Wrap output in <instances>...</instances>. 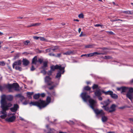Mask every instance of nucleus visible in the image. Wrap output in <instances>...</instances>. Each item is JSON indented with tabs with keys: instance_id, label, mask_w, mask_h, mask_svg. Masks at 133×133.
<instances>
[{
	"instance_id": "1",
	"label": "nucleus",
	"mask_w": 133,
	"mask_h": 133,
	"mask_svg": "<svg viewBox=\"0 0 133 133\" xmlns=\"http://www.w3.org/2000/svg\"><path fill=\"white\" fill-rule=\"evenodd\" d=\"M81 96L85 102H87L88 101H89V105L94 110L97 115L102 116V120L103 122H104L107 121L108 118L107 116H104L105 113L102 110H99L98 109H94V107L96 105V102L95 100L91 98L90 96L88 95L86 92L82 93L81 95Z\"/></svg>"
},
{
	"instance_id": "2",
	"label": "nucleus",
	"mask_w": 133,
	"mask_h": 133,
	"mask_svg": "<svg viewBox=\"0 0 133 133\" xmlns=\"http://www.w3.org/2000/svg\"><path fill=\"white\" fill-rule=\"evenodd\" d=\"M13 99V96L11 95L5 96L3 95L2 97L1 101V107L2 110L1 111L0 117L2 118H4L6 116V111L8 110L9 107H11L12 104L10 103H8L6 100L9 101H12Z\"/></svg>"
},
{
	"instance_id": "3",
	"label": "nucleus",
	"mask_w": 133,
	"mask_h": 133,
	"mask_svg": "<svg viewBox=\"0 0 133 133\" xmlns=\"http://www.w3.org/2000/svg\"><path fill=\"white\" fill-rule=\"evenodd\" d=\"M7 88L9 89L10 92H12L13 89L16 91L19 90V85L17 83H14L12 84H9L7 86Z\"/></svg>"
},
{
	"instance_id": "4",
	"label": "nucleus",
	"mask_w": 133,
	"mask_h": 133,
	"mask_svg": "<svg viewBox=\"0 0 133 133\" xmlns=\"http://www.w3.org/2000/svg\"><path fill=\"white\" fill-rule=\"evenodd\" d=\"M45 103V102L42 100H40L38 102H31L29 103L30 106L36 105L40 109L43 108L42 107V105Z\"/></svg>"
},
{
	"instance_id": "5",
	"label": "nucleus",
	"mask_w": 133,
	"mask_h": 133,
	"mask_svg": "<svg viewBox=\"0 0 133 133\" xmlns=\"http://www.w3.org/2000/svg\"><path fill=\"white\" fill-rule=\"evenodd\" d=\"M116 106L115 105L113 104L111 106L110 108H109L105 106H103L102 107V108H104V109L108 112H112L115 111Z\"/></svg>"
},
{
	"instance_id": "6",
	"label": "nucleus",
	"mask_w": 133,
	"mask_h": 133,
	"mask_svg": "<svg viewBox=\"0 0 133 133\" xmlns=\"http://www.w3.org/2000/svg\"><path fill=\"white\" fill-rule=\"evenodd\" d=\"M21 63L22 62L21 60H18L15 62L12 65L13 68H14L15 66V69L16 70H21V68L19 66L20 65Z\"/></svg>"
},
{
	"instance_id": "7",
	"label": "nucleus",
	"mask_w": 133,
	"mask_h": 133,
	"mask_svg": "<svg viewBox=\"0 0 133 133\" xmlns=\"http://www.w3.org/2000/svg\"><path fill=\"white\" fill-rule=\"evenodd\" d=\"M133 88H130L129 89V91L126 94V96L129 99L131 100L133 98Z\"/></svg>"
},
{
	"instance_id": "8",
	"label": "nucleus",
	"mask_w": 133,
	"mask_h": 133,
	"mask_svg": "<svg viewBox=\"0 0 133 133\" xmlns=\"http://www.w3.org/2000/svg\"><path fill=\"white\" fill-rule=\"evenodd\" d=\"M51 69L52 72L55 70V69H64V67H62L61 65H57L55 66L52 65L50 67Z\"/></svg>"
},
{
	"instance_id": "9",
	"label": "nucleus",
	"mask_w": 133,
	"mask_h": 133,
	"mask_svg": "<svg viewBox=\"0 0 133 133\" xmlns=\"http://www.w3.org/2000/svg\"><path fill=\"white\" fill-rule=\"evenodd\" d=\"M64 69H59L57 75L56 76V78L58 79L59 80L61 76V74H63L64 72Z\"/></svg>"
},
{
	"instance_id": "10",
	"label": "nucleus",
	"mask_w": 133,
	"mask_h": 133,
	"mask_svg": "<svg viewBox=\"0 0 133 133\" xmlns=\"http://www.w3.org/2000/svg\"><path fill=\"white\" fill-rule=\"evenodd\" d=\"M45 82L48 85L52 84L53 83L51 81V79L49 76H46L45 78Z\"/></svg>"
},
{
	"instance_id": "11",
	"label": "nucleus",
	"mask_w": 133,
	"mask_h": 133,
	"mask_svg": "<svg viewBox=\"0 0 133 133\" xmlns=\"http://www.w3.org/2000/svg\"><path fill=\"white\" fill-rule=\"evenodd\" d=\"M51 100V98L49 97H48L46 99V102L45 101H44L45 102V103L42 105V108H44L48 105L50 102Z\"/></svg>"
},
{
	"instance_id": "12",
	"label": "nucleus",
	"mask_w": 133,
	"mask_h": 133,
	"mask_svg": "<svg viewBox=\"0 0 133 133\" xmlns=\"http://www.w3.org/2000/svg\"><path fill=\"white\" fill-rule=\"evenodd\" d=\"M46 127L47 128L48 131L47 132V133H54L55 130L53 129H49L48 127L49 125H46ZM58 133H67L66 132H63L62 131Z\"/></svg>"
},
{
	"instance_id": "13",
	"label": "nucleus",
	"mask_w": 133,
	"mask_h": 133,
	"mask_svg": "<svg viewBox=\"0 0 133 133\" xmlns=\"http://www.w3.org/2000/svg\"><path fill=\"white\" fill-rule=\"evenodd\" d=\"M128 89V88L125 87H122L117 88V90L119 91H121L122 92H127Z\"/></svg>"
},
{
	"instance_id": "14",
	"label": "nucleus",
	"mask_w": 133,
	"mask_h": 133,
	"mask_svg": "<svg viewBox=\"0 0 133 133\" xmlns=\"http://www.w3.org/2000/svg\"><path fill=\"white\" fill-rule=\"evenodd\" d=\"M18 108V105L17 104H15L14 105L13 107L10 108V110L12 112H15L17 111Z\"/></svg>"
},
{
	"instance_id": "15",
	"label": "nucleus",
	"mask_w": 133,
	"mask_h": 133,
	"mask_svg": "<svg viewBox=\"0 0 133 133\" xmlns=\"http://www.w3.org/2000/svg\"><path fill=\"white\" fill-rule=\"evenodd\" d=\"M15 117L13 115L12 116L7 118L6 119V120L8 122H12L15 120Z\"/></svg>"
},
{
	"instance_id": "16",
	"label": "nucleus",
	"mask_w": 133,
	"mask_h": 133,
	"mask_svg": "<svg viewBox=\"0 0 133 133\" xmlns=\"http://www.w3.org/2000/svg\"><path fill=\"white\" fill-rule=\"evenodd\" d=\"M102 54L97 52H95L87 54V57L92 56L95 55H100Z\"/></svg>"
},
{
	"instance_id": "17",
	"label": "nucleus",
	"mask_w": 133,
	"mask_h": 133,
	"mask_svg": "<svg viewBox=\"0 0 133 133\" xmlns=\"http://www.w3.org/2000/svg\"><path fill=\"white\" fill-rule=\"evenodd\" d=\"M22 62L23 65L25 66L27 65L29 63V61L26 59H23Z\"/></svg>"
},
{
	"instance_id": "18",
	"label": "nucleus",
	"mask_w": 133,
	"mask_h": 133,
	"mask_svg": "<svg viewBox=\"0 0 133 133\" xmlns=\"http://www.w3.org/2000/svg\"><path fill=\"white\" fill-rule=\"evenodd\" d=\"M95 95L98 97L100 96L102 94L101 91L100 90H97L95 92Z\"/></svg>"
},
{
	"instance_id": "19",
	"label": "nucleus",
	"mask_w": 133,
	"mask_h": 133,
	"mask_svg": "<svg viewBox=\"0 0 133 133\" xmlns=\"http://www.w3.org/2000/svg\"><path fill=\"white\" fill-rule=\"evenodd\" d=\"M110 102L109 99L104 101L103 103H101V104L104 105L103 106H105L106 107H107V106L110 103Z\"/></svg>"
},
{
	"instance_id": "20",
	"label": "nucleus",
	"mask_w": 133,
	"mask_h": 133,
	"mask_svg": "<svg viewBox=\"0 0 133 133\" xmlns=\"http://www.w3.org/2000/svg\"><path fill=\"white\" fill-rule=\"evenodd\" d=\"M38 62V61L37 60V57L36 56L34 57L32 59V63L36 64Z\"/></svg>"
},
{
	"instance_id": "21",
	"label": "nucleus",
	"mask_w": 133,
	"mask_h": 133,
	"mask_svg": "<svg viewBox=\"0 0 133 133\" xmlns=\"http://www.w3.org/2000/svg\"><path fill=\"white\" fill-rule=\"evenodd\" d=\"M102 92L106 95H110L112 93V92L111 91H108L106 92H105L104 91H102Z\"/></svg>"
},
{
	"instance_id": "22",
	"label": "nucleus",
	"mask_w": 133,
	"mask_h": 133,
	"mask_svg": "<svg viewBox=\"0 0 133 133\" xmlns=\"http://www.w3.org/2000/svg\"><path fill=\"white\" fill-rule=\"evenodd\" d=\"M59 47L58 46H55L54 47L51 48V49L52 51H56L58 49Z\"/></svg>"
},
{
	"instance_id": "23",
	"label": "nucleus",
	"mask_w": 133,
	"mask_h": 133,
	"mask_svg": "<svg viewBox=\"0 0 133 133\" xmlns=\"http://www.w3.org/2000/svg\"><path fill=\"white\" fill-rule=\"evenodd\" d=\"M122 12L128 14H132V12L129 10L122 11Z\"/></svg>"
},
{
	"instance_id": "24",
	"label": "nucleus",
	"mask_w": 133,
	"mask_h": 133,
	"mask_svg": "<svg viewBox=\"0 0 133 133\" xmlns=\"http://www.w3.org/2000/svg\"><path fill=\"white\" fill-rule=\"evenodd\" d=\"M47 62H43V66L42 68L43 69H45V68L47 66Z\"/></svg>"
},
{
	"instance_id": "25",
	"label": "nucleus",
	"mask_w": 133,
	"mask_h": 133,
	"mask_svg": "<svg viewBox=\"0 0 133 133\" xmlns=\"http://www.w3.org/2000/svg\"><path fill=\"white\" fill-rule=\"evenodd\" d=\"M33 94V92H28L27 93V95L28 97L29 98H31V96Z\"/></svg>"
},
{
	"instance_id": "26",
	"label": "nucleus",
	"mask_w": 133,
	"mask_h": 133,
	"mask_svg": "<svg viewBox=\"0 0 133 133\" xmlns=\"http://www.w3.org/2000/svg\"><path fill=\"white\" fill-rule=\"evenodd\" d=\"M110 96L112 98L114 99L117 98L118 97L116 95L113 94V92H112V93L111 95Z\"/></svg>"
},
{
	"instance_id": "27",
	"label": "nucleus",
	"mask_w": 133,
	"mask_h": 133,
	"mask_svg": "<svg viewBox=\"0 0 133 133\" xmlns=\"http://www.w3.org/2000/svg\"><path fill=\"white\" fill-rule=\"evenodd\" d=\"M40 96V94H36L34 95V98L35 99H37L39 98V97Z\"/></svg>"
},
{
	"instance_id": "28",
	"label": "nucleus",
	"mask_w": 133,
	"mask_h": 133,
	"mask_svg": "<svg viewBox=\"0 0 133 133\" xmlns=\"http://www.w3.org/2000/svg\"><path fill=\"white\" fill-rule=\"evenodd\" d=\"M72 53V52L71 51H68L65 53H63V54L64 55H69L71 54Z\"/></svg>"
},
{
	"instance_id": "29",
	"label": "nucleus",
	"mask_w": 133,
	"mask_h": 133,
	"mask_svg": "<svg viewBox=\"0 0 133 133\" xmlns=\"http://www.w3.org/2000/svg\"><path fill=\"white\" fill-rule=\"evenodd\" d=\"M84 15L83 14L81 13L78 15V17L79 18H83Z\"/></svg>"
},
{
	"instance_id": "30",
	"label": "nucleus",
	"mask_w": 133,
	"mask_h": 133,
	"mask_svg": "<svg viewBox=\"0 0 133 133\" xmlns=\"http://www.w3.org/2000/svg\"><path fill=\"white\" fill-rule=\"evenodd\" d=\"M91 88L88 86L85 87L84 88V89L87 90H89Z\"/></svg>"
},
{
	"instance_id": "31",
	"label": "nucleus",
	"mask_w": 133,
	"mask_h": 133,
	"mask_svg": "<svg viewBox=\"0 0 133 133\" xmlns=\"http://www.w3.org/2000/svg\"><path fill=\"white\" fill-rule=\"evenodd\" d=\"M29 42V41L28 40L24 42V44L25 45H27Z\"/></svg>"
},
{
	"instance_id": "32",
	"label": "nucleus",
	"mask_w": 133,
	"mask_h": 133,
	"mask_svg": "<svg viewBox=\"0 0 133 133\" xmlns=\"http://www.w3.org/2000/svg\"><path fill=\"white\" fill-rule=\"evenodd\" d=\"M5 62L3 61H0V65L1 66H4L5 65Z\"/></svg>"
},
{
	"instance_id": "33",
	"label": "nucleus",
	"mask_w": 133,
	"mask_h": 133,
	"mask_svg": "<svg viewBox=\"0 0 133 133\" xmlns=\"http://www.w3.org/2000/svg\"><path fill=\"white\" fill-rule=\"evenodd\" d=\"M98 87V85L96 84H94L92 87L93 89H95L97 88Z\"/></svg>"
},
{
	"instance_id": "34",
	"label": "nucleus",
	"mask_w": 133,
	"mask_h": 133,
	"mask_svg": "<svg viewBox=\"0 0 133 133\" xmlns=\"http://www.w3.org/2000/svg\"><path fill=\"white\" fill-rule=\"evenodd\" d=\"M40 40L42 41H45L46 39L44 37H39V38Z\"/></svg>"
},
{
	"instance_id": "35",
	"label": "nucleus",
	"mask_w": 133,
	"mask_h": 133,
	"mask_svg": "<svg viewBox=\"0 0 133 133\" xmlns=\"http://www.w3.org/2000/svg\"><path fill=\"white\" fill-rule=\"evenodd\" d=\"M4 88V86H2L0 85V90L1 91H3Z\"/></svg>"
},
{
	"instance_id": "36",
	"label": "nucleus",
	"mask_w": 133,
	"mask_h": 133,
	"mask_svg": "<svg viewBox=\"0 0 133 133\" xmlns=\"http://www.w3.org/2000/svg\"><path fill=\"white\" fill-rule=\"evenodd\" d=\"M51 51L52 50L51 49V48L46 50V52H51Z\"/></svg>"
},
{
	"instance_id": "37",
	"label": "nucleus",
	"mask_w": 133,
	"mask_h": 133,
	"mask_svg": "<svg viewBox=\"0 0 133 133\" xmlns=\"http://www.w3.org/2000/svg\"><path fill=\"white\" fill-rule=\"evenodd\" d=\"M104 59H110L111 58V57L109 56H106L104 57Z\"/></svg>"
},
{
	"instance_id": "38",
	"label": "nucleus",
	"mask_w": 133,
	"mask_h": 133,
	"mask_svg": "<svg viewBox=\"0 0 133 133\" xmlns=\"http://www.w3.org/2000/svg\"><path fill=\"white\" fill-rule=\"evenodd\" d=\"M41 24L40 23H34L35 26L39 25Z\"/></svg>"
},
{
	"instance_id": "39",
	"label": "nucleus",
	"mask_w": 133,
	"mask_h": 133,
	"mask_svg": "<svg viewBox=\"0 0 133 133\" xmlns=\"http://www.w3.org/2000/svg\"><path fill=\"white\" fill-rule=\"evenodd\" d=\"M41 72L44 75H45L46 74V71L45 70H43L41 71Z\"/></svg>"
},
{
	"instance_id": "40",
	"label": "nucleus",
	"mask_w": 133,
	"mask_h": 133,
	"mask_svg": "<svg viewBox=\"0 0 133 133\" xmlns=\"http://www.w3.org/2000/svg\"><path fill=\"white\" fill-rule=\"evenodd\" d=\"M37 61L38 62H39L40 63H41L43 62L42 59L40 58Z\"/></svg>"
},
{
	"instance_id": "41",
	"label": "nucleus",
	"mask_w": 133,
	"mask_h": 133,
	"mask_svg": "<svg viewBox=\"0 0 133 133\" xmlns=\"http://www.w3.org/2000/svg\"><path fill=\"white\" fill-rule=\"evenodd\" d=\"M52 72L51 70H50L48 72V74L49 75H50L51 74Z\"/></svg>"
},
{
	"instance_id": "42",
	"label": "nucleus",
	"mask_w": 133,
	"mask_h": 133,
	"mask_svg": "<svg viewBox=\"0 0 133 133\" xmlns=\"http://www.w3.org/2000/svg\"><path fill=\"white\" fill-rule=\"evenodd\" d=\"M22 96V95L20 94H17L16 95V97H19L20 98H21Z\"/></svg>"
},
{
	"instance_id": "43",
	"label": "nucleus",
	"mask_w": 133,
	"mask_h": 133,
	"mask_svg": "<svg viewBox=\"0 0 133 133\" xmlns=\"http://www.w3.org/2000/svg\"><path fill=\"white\" fill-rule=\"evenodd\" d=\"M33 38L37 40L39 38V37L34 36L33 37Z\"/></svg>"
},
{
	"instance_id": "44",
	"label": "nucleus",
	"mask_w": 133,
	"mask_h": 133,
	"mask_svg": "<svg viewBox=\"0 0 133 133\" xmlns=\"http://www.w3.org/2000/svg\"><path fill=\"white\" fill-rule=\"evenodd\" d=\"M49 55L51 56H56L55 55L52 53H50L49 54Z\"/></svg>"
},
{
	"instance_id": "45",
	"label": "nucleus",
	"mask_w": 133,
	"mask_h": 133,
	"mask_svg": "<svg viewBox=\"0 0 133 133\" xmlns=\"http://www.w3.org/2000/svg\"><path fill=\"white\" fill-rule=\"evenodd\" d=\"M25 99L24 97L22 96L21 97V98H20V100H21V101H22V100H23V99Z\"/></svg>"
},
{
	"instance_id": "46",
	"label": "nucleus",
	"mask_w": 133,
	"mask_h": 133,
	"mask_svg": "<svg viewBox=\"0 0 133 133\" xmlns=\"http://www.w3.org/2000/svg\"><path fill=\"white\" fill-rule=\"evenodd\" d=\"M35 68H34L33 66H32L31 68V71H33L34 70H35Z\"/></svg>"
},
{
	"instance_id": "47",
	"label": "nucleus",
	"mask_w": 133,
	"mask_h": 133,
	"mask_svg": "<svg viewBox=\"0 0 133 133\" xmlns=\"http://www.w3.org/2000/svg\"><path fill=\"white\" fill-rule=\"evenodd\" d=\"M28 103V102L26 101H25L23 103V104L24 105H26Z\"/></svg>"
},
{
	"instance_id": "48",
	"label": "nucleus",
	"mask_w": 133,
	"mask_h": 133,
	"mask_svg": "<svg viewBox=\"0 0 133 133\" xmlns=\"http://www.w3.org/2000/svg\"><path fill=\"white\" fill-rule=\"evenodd\" d=\"M40 95H41V96L42 97H44L45 96V94L44 93H42L41 94H40Z\"/></svg>"
},
{
	"instance_id": "49",
	"label": "nucleus",
	"mask_w": 133,
	"mask_h": 133,
	"mask_svg": "<svg viewBox=\"0 0 133 133\" xmlns=\"http://www.w3.org/2000/svg\"><path fill=\"white\" fill-rule=\"evenodd\" d=\"M98 99H99V100L100 101H101L102 100V98L100 96H98Z\"/></svg>"
},
{
	"instance_id": "50",
	"label": "nucleus",
	"mask_w": 133,
	"mask_h": 133,
	"mask_svg": "<svg viewBox=\"0 0 133 133\" xmlns=\"http://www.w3.org/2000/svg\"><path fill=\"white\" fill-rule=\"evenodd\" d=\"M91 46L90 45H86L85 46V48H91Z\"/></svg>"
},
{
	"instance_id": "51",
	"label": "nucleus",
	"mask_w": 133,
	"mask_h": 133,
	"mask_svg": "<svg viewBox=\"0 0 133 133\" xmlns=\"http://www.w3.org/2000/svg\"><path fill=\"white\" fill-rule=\"evenodd\" d=\"M55 87V86H52L51 87H50L49 88V89L50 90H51L52 89H53V88H54Z\"/></svg>"
},
{
	"instance_id": "52",
	"label": "nucleus",
	"mask_w": 133,
	"mask_h": 133,
	"mask_svg": "<svg viewBox=\"0 0 133 133\" xmlns=\"http://www.w3.org/2000/svg\"><path fill=\"white\" fill-rule=\"evenodd\" d=\"M19 119H20V120H22V121L24 120V119L23 118H22V117H19Z\"/></svg>"
},
{
	"instance_id": "53",
	"label": "nucleus",
	"mask_w": 133,
	"mask_h": 133,
	"mask_svg": "<svg viewBox=\"0 0 133 133\" xmlns=\"http://www.w3.org/2000/svg\"><path fill=\"white\" fill-rule=\"evenodd\" d=\"M86 56L87 57V54H84V55H81V57H83V56Z\"/></svg>"
},
{
	"instance_id": "54",
	"label": "nucleus",
	"mask_w": 133,
	"mask_h": 133,
	"mask_svg": "<svg viewBox=\"0 0 133 133\" xmlns=\"http://www.w3.org/2000/svg\"><path fill=\"white\" fill-rule=\"evenodd\" d=\"M107 133H115L114 131H109L107 132Z\"/></svg>"
},
{
	"instance_id": "55",
	"label": "nucleus",
	"mask_w": 133,
	"mask_h": 133,
	"mask_svg": "<svg viewBox=\"0 0 133 133\" xmlns=\"http://www.w3.org/2000/svg\"><path fill=\"white\" fill-rule=\"evenodd\" d=\"M61 55V54H57V56H57V57H59Z\"/></svg>"
},
{
	"instance_id": "56",
	"label": "nucleus",
	"mask_w": 133,
	"mask_h": 133,
	"mask_svg": "<svg viewBox=\"0 0 133 133\" xmlns=\"http://www.w3.org/2000/svg\"><path fill=\"white\" fill-rule=\"evenodd\" d=\"M95 26H101V25L99 24H96L95 25Z\"/></svg>"
},
{
	"instance_id": "57",
	"label": "nucleus",
	"mask_w": 133,
	"mask_h": 133,
	"mask_svg": "<svg viewBox=\"0 0 133 133\" xmlns=\"http://www.w3.org/2000/svg\"><path fill=\"white\" fill-rule=\"evenodd\" d=\"M50 94L52 95H55V94L54 92L53 93H51Z\"/></svg>"
},
{
	"instance_id": "58",
	"label": "nucleus",
	"mask_w": 133,
	"mask_h": 133,
	"mask_svg": "<svg viewBox=\"0 0 133 133\" xmlns=\"http://www.w3.org/2000/svg\"><path fill=\"white\" fill-rule=\"evenodd\" d=\"M32 26H35L34 23H32L31 24Z\"/></svg>"
},
{
	"instance_id": "59",
	"label": "nucleus",
	"mask_w": 133,
	"mask_h": 133,
	"mask_svg": "<svg viewBox=\"0 0 133 133\" xmlns=\"http://www.w3.org/2000/svg\"><path fill=\"white\" fill-rule=\"evenodd\" d=\"M8 49V47H5L4 48V50H6V49Z\"/></svg>"
},
{
	"instance_id": "60",
	"label": "nucleus",
	"mask_w": 133,
	"mask_h": 133,
	"mask_svg": "<svg viewBox=\"0 0 133 133\" xmlns=\"http://www.w3.org/2000/svg\"><path fill=\"white\" fill-rule=\"evenodd\" d=\"M82 32L81 34L79 35V36L80 37H82V36H83V35L82 34Z\"/></svg>"
},
{
	"instance_id": "61",
	"label": "nucleus",
	"mask_w": 133,
	"mask_h": 133,
	"mask_svg": "<svg viewBox=\"0 0 133 133\" xmlns=\"http://www.w3.org/2000/svg\"><path fill=\"white\" fill-rule=\"evenodd\" d=\"M74 21H76L77 22L79 21V20L77 19H74Z\"/></svg>"
},
{
	"instance_id": "62",
	"label": "nucleus",
	"mask_w": 133,
	"mask_h": 133,
	"mask_svg": "<svg viewBox=\"0 0 133 133\" xmlns=\"http://www.w3.org/2000/svg\"><path fill=\"white\" fill-rule=\"evenodd\" d=\"M81 29L80 28H79L78 31V32L79 33L80 32V31H81Z\"/></svg>"
},
{
	"instance_id": "63",
	"label": "nucleus",
	"mask_w": 133,
	"mask_h": 133,
	"mask_svg": "<svg viewBox=\"0 0 133 133\" xmlns=\"http://www.w3.org/2000/svg\"><path fill=\"white\" fill-rule=\"evenodd\" d=\"M32 27L31 24L30 25H29L27 26L28 27Z\"/></svg>"
},
{
	"instance_id": "64",
	"label": "nucleus",
	"mask_w": 133,
	"mask_h": 133,
	"mask_svg": "<svg viewBox=\"0 0 133 133\" xmlns=\"http://www.w3.org/2000/svg\"><path fill=\"white\" fill-rule=\"evenodd\" d=\"M131 131L132 133H133V129H131Z\"/></svg>"
}]
</instances>
